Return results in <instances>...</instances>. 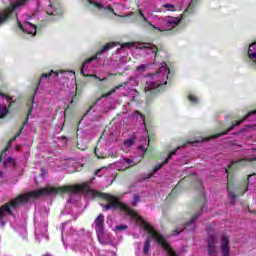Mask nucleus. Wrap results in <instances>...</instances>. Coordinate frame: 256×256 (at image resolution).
Masks as SVG:
<instances>
[{"label": "nucleus", "mask_w": 256, "mask_h": 256, "mask_svg": "<svg viewBox=\"0 0 256 256\" xmlns=\"http://www.w3.org/2000/svg\"><path fill=\"white\" fill-rule=\"evenodd\" d=\"M65 224L62 225V243L65 245Z\"/></svg>", "instance_id": "nucleus-42"}, {"label": "nucleus", "mask_w": 256, "mask_h": 256, "mask_svg": "<svg viewBox=\"0 0 256 256\" xmlns=\"http://www.w3.org/2000/svg\"><path fill=\"white\" fill-rule=\"evenodd\" d=\"M11 98L9 96H5L0 93V118L5 117L9 113V109H7V105H9Z\"/></svg>", "instance_id": "nucleus-18"}, {"label": "nucleus", "mask_w": 256, "mask_h": 256, "mask_svg": "<svg viewBox=\"0 0 256 256\" xmlns=\"http://www.w3.org/2000/svg\"><path fill=\"white\" fill-rule=\"evenodd\" d=\"M75 235H76V232L75 230H73V228L70 229V233H69V236H67V239L71 240L75 238Z\"/></svg>", "instance_id": "nucleus-38"}, {"label": "nucleus", "mask_w": 256, "mask_h": 256, "mask_svg": "<svg viewBox=\"0 0 256 256\" xmlns=\"http://www.w3.org/2000/svg\"><path fill=\"white\" fill-rule=\"evenodd\" d=\"M244 193H247V189L242 193V195H244Z\"/></svg>", "instance_id": "nucleus-50"}, {"label": "nucleus", "mask_w": 256, "mask_h": 256, "mask_svg": "<svg viewBox=\"0 0 256 256\" xmlns=\"http://www.w3.org/2000/svg\"><path fill=\"white\" fill-rule=\"evenodd\" d=\"M106 201H108L107 204H101L104 211H124L126 215H129V217H132L134 221L138 225H140L141 229L148 233L149 237L146 239L143 245V254L149 255V251H151V239H154L158 245H160L161 248L164 249V251L167 253L168 256H179L177 255V252L173 250L169 242H167V238L163 237V235L159 234L152 226L151 224L144 221L137 212L130 209L127 204L122 203L114 196H111L109 194L104 195Z\"/></svg>", "instance_id": "nucleus-1"}, {"label": "nucleus", "mask_w": 256, "mask_h": 256, "mask_svg": "<svg viewBox=\"0 0 256 256\" xmlns=\"http://www.w3.org/2000/svg\"><path fill=\"white\" fill-rule=\"evenodd\" d=\"M47 15H51L52 17H61L63 15V10L59 4H53L51 2L48 3L46 8Z\"/></svg>", "instance_id": "nucleus-20"}, {"label": "nucleus", "mask_w": 256, "mask_h": 256, "mask_svg": "<svg viewBox=\"0 0 256 256\" xmlns=\"http://www.w3.org/2000/svg\"><path fill=\"white\" fill-rule=\"evenodd\" d=\"M133 101H135V96H133Z\"/></svg>", "instance_id": "nucleus-55"}, {"label": "nucleus", "mask_w": 256, "mask_h": 256, "mask_svg": "<svg viewBox=\"0 0 256 256\" xmlns=\"http://www.w3.org/2000/svg\"><path fill=\"white\" fill-rule=\"evenodd\" d=\"M74 249H75V251H79V244H74Z\"/></svg>", "instance_id": "nucleus-46"}, {"label": "nucleus", "mask_w": 256, "mask_h": 256, "mask_svg": "<svg viewBox=\"0 0 256 256\" xmlns=\"http://www.w3.org/2000/svg\"><path fill=\"white\" fill-rule=\"evenodd\" d=\"M160 12L167 13V11H177V6L171 3H164L160 9Z\"/></svg>", "instance_id": "nucleus-25"}, {"label": "nucleus", "mask_w": 256, "mask_h": 256, "mask_svg": "<svg viewBox=\"0 0 256 256\" xmlns=\"http://www.w3.org/2000/svg\"><path fill=\"white\" fill-rule=\"evenodd\" d=\"M49 77H59V73L52 70L49 74L47 73L42 74L39 80V85H41V82L43 81V79H49Z\"/></svg>", "instance_id": "nucleus-27"}, {"label": "nucleus", "mask_w": 256, "mask_h": 256, "mask_svg": "<svg viewBox=\"0 0 256 256\" xmlns=\"http://www.w3.org/2000/svg\"><path fill=\"white\" fill-rule=\"evenodd\" d=\"M33 111H35V102H33L32 107L30 108V111L28 113V119L29 117H31V114L33 113Z\"/></svg>", "instance_id": "nucleus-44"}, {"label": "nucleus", "mask_w": 256, "mask_h": 256, "mask_svg": "<svg viewBox=\"0 0 256 256\" xmlns=\"http://www.w3.org/2000/svg\"><path fill=\"white\" fill-rule=\"evenodd\" d=\"M133 143H135V140L133 138H130L124 141L125 147H131Z\"/></svg>", "instance_id": "nucleus-35"}, {"label": "nucleus", "mask_w": 256, "mask_h": 256, "mask_svg": "<svg viewBox=\"0 0 256 256\" xmlns=\"http://www.w3.org/2000/svg\"><path fill=\"white\" fill-rule=\"evenodd\" d=\"M148 65L147 64H142L137 67L138 71H145L147 69Z\"/></svg>", "instance_id": "nucleus-43"}, {"label": "nucleus", "mask_w": 256, "mask_h": 256, "mask_svg": "<svg viewBox=\"0 0 256 256\" xmlns=\"http://www.w3.org/2000/svg\"><path fill=\"white\" fill-rule=\"evenodd\" d=\"M11 227H13L15 231H18L23 238L27 237V224H25V221H23L21 225L16 226L11 223Z\"/></svg>", "instance_id": "nucleus-23"}, {"label": "nucleus", "mask_w": 256, "mask_h": 256, "mask_svg": "<svg viewBox=\"0 0 256 256\" xmlns=\"http://www.w3.org/2000/svg\"><path fill=\"white\" fill-rule=\"evenodd\" d=\"M219 240L217 236L214 234H209L207 240V250L209 256H219V252L217 251V243Z\"/></svg>", "instance_id": "nucleus-14"}, {"label": "nucleus", "mask_w": 256, "mask_h": 256, "mask_svg": "<svg viewBox=\"0 0 256 256\" xmlns=\"http://www.w3.org/2000/svg\"><path fill=\"white\" fill-rule=\"evenodd\" d=\"M208 140H209V138H200L198 140L188 142V143L184 144L182 147H189V145H193V146L201 145V143H203V141H208Z\"/></svg>", "instance_id": "nucleus-28"}, {"label": "nucleus", "mask_w": 256, "mask_h": 256, "mask_svg": "<svg viewBox=\"0 0 256 256\" xmlns=\"http://www.w3.org/2000/svg\"><path fill=\"white\" fill-rule=\"evenodd\" d=\"M28 155H29V153H26V154H25V157H27Z\"/></svg>", "instance_id": "nucleus-53"}, {"label": "nucleus", "mask_w": 256, "mask_h": 256, "mask_svg": "<svg viewBox=\"0 0 256 256\" xmlns=\"http://www.w3.org/2000/svg\"><path fill=\"white\" fill-rule=\"evenodd\" d=\"M175 153H177V150L173 151L172 153L169 154V156L167 157V159L164 161V163L161 164H157L154 167L153 173H157V171H159V169H161V167H163L164 165H166V163H169V159H171V157H173V155H175Z\"/></svg>", "instance_id": "nucleus-26"}, {"label": "nucleus", "mask_w": 256, "mask_h": 256, "mask_svg": "<svg viewBox=\"0 0 256 256\" xmlns=\"http://www.w3.org/2000/svg\"><path fill=\"white\" fill-rule=\"evenodd\" d=\"M141 201V198L139 197V194L134 195L133 201H132V206L136 207L137 203Z\"/></svg>", "instance_id": "nucleus-33"}, {"label": "nucleus", "mask_w": 256, "mask_h": 256, "mask_svg": "<svg viewBox=\"0 0 256 256\" xmlns=\"http://www.w3.org/2000/svg\"><path fill=\"white\" fill-rule=\"evenodd\" d=\"M21 148H22L21 145H19V144L16 145V150H17V151H21Z\"/></svg>", "instance_id": "nucleus-47"}, {"label": "nucleus", "mask_w": 256, "mask_h": 256, "mask_svg": "<svg viewBox=\"0 0 256 256\" xmlns=\"http://www.w3.org/2000/svg\"><path fill=\"white\" fill-rule=\"evenodd\" d=\"M20 133H23V128L20 130Z\"/></svg>", "instance_id": "nucleus-52"}, {"label": "nucleus", "mask_w": 256, "mask_h": 256, "mask_svg": "<svg viewBox=\"0 0 256 256\" xmlns=\"http://www.w3.org/2000/svg\"><path fill=\"white\" fill-rule=\"evenodd\" d=\"M244 121H256V110L249 112L242 120L236 122L235 124H233L228 131H233V129H235V127H237V125H239L240 123L244 122ZM223 132L220 134H216L215 136H212V139H217V137H222V135H227V132Z\"/></svg>", "instance_id": "nucleus-15"}, {"label": "nucleus", "mask_w": 256, "mask_h": 256, "mask_svg": "<svg viewBox=\"0 0 256 256\" xmlns=\"http://www.w3.org/2000/svg\"><path fill=\"white\" fill-rule=\"evenodd\" d=\"M64 77H70L71 79V87L75 91H77V82H75V71H61Z\"/></svg>", "instance_id": "nucleus-24"}, {"label": "nucleus", "mask_w": 256, "mask_h": 256, "mask_svg": "<svg viewBox=\"0 0 256 256\" xmlns=\"http://www.w3.org/2000/svg\"><path fill=\"white\" fill-rule=\"evenodd\" d=\"M139 17L144 21V27H153V29L161 32L171 31V29H175L181 22V19H178L177 17L156 18L154 22H151L141 9H139Z\"/></svg>", "instance_id": "nucleus-6"}, {"label": "nucleus", "mask_w": 256, "mask_h": 256, "mask_svg": "<svg viewBox=\"0 0 256 256\" xmlns=\"http://www.w3.org/2000/svg\"><path fill=\"white\" fill-rule=\"evenodd\" d=\"M113 47H117L116 42H110L106 44L95 56L86 60L82 64V68L80 71L81 75H83L84 77H92L93 79H99V81L105 80V78L97 77V74L95 73H97V67L101 65V55L109 51V49H113Z\"/></svg>", "instance_id": "nucleus-5"}, {"label": "nucleus", "mask_w": 256, "mask_h": 256, "mask_svg": "<svg viewBox=\"0 0 256 256\" xmlns=\"http://www.w3.org/2000/svg\"><path fill=\"white\" fill-rule=\"evenodd\" d=\"M228 199H230V201H232V203H235V199H237V196L235 195L234 192H231L228 190Z\"/></svg>", "instance_id": "nucleus-34"}, {"label": "nucleus", "mask_w": 256, "mask_h": 256, "mask_svg": "<svg viewBox=\"0 0 256 256\" xmlns=\"http://www.w3.org/2000/svg\"><path fill=\"white\" fill-rule=\"evenodd\" d=\"M98 104L99 102H96L92 107L89 108V110L82 117L80 123L87 121V119H90L91 121H97L99 119V114H93L97 111Z\"/></svg>", "instance_id": "nucleus-19"}, {"label": "nucleus", "mask_w": 256, "mask_h": 256, "mask_svg": "<svg viewBox=\"0 0 256 256\" xmlns=\"http://www.w3.org/2000/svg\"><path fill=\"white\" fill-rule=\"evenodd\" d=\"M40 171H41L40 177H42V179H45V177H47V169L41 168Z\"/></svg>", "instance_id": "nucleus-39"}, {"label": "nucleus", "mask_w": 256, "mask_h": 256, "mask_svg": "<svg viewBox=\"0 0 256 256\" xmlns=\"http://www.w3.org/2000/svg\"><path fill=\"white\" fill-rule=\"evenodd\" d=\"M147 147H149V140L147 139V136L144 137V144H141L139 146L140 151H147Z\"/></svg>", "instance_id": "nucleus-30"}, {"label": "nucleus", "mask_w": 256, "mask_h": 256, "mask_svg": "<svg viewBox=\"0 0 256 256\" xmlns=\"http://www.w3.org/2000/svg\"><path fill=\"white\" fill-rule=\"evenodd\" d=\"M251 181H256V174H251L248 176V185Z\"/></svg>", "instance_id": "nucleus-40"}, {"label": "nucleus", "mask_w": 256, "mask_h": 256, "mask_svg": "<svg viewBox=\"0 0 256 256\" xmlns=\"http://www.w3.org/2000/svg\"><path fill=\"white\" fill-rule=\"evenodd\" d=\"M201 213L196 214L184 227L183 229H176L172 232V235H179L182 231H195V223L199 219Z\"/></svg>", "instance_id": "nucleus-16"}, {"label": "nucleus", "mask_w": 256, "mask_h": 256, "mask_svg": "<svg viewBox=\"0 0 256 256\" xmlns=\"http://www.w3.org/2000/svg\"><path fill=\"white\" fill-rule=\"evenodd\" d=\"M77 147L80 149V151H85L87 149V144L85 143V140H81L80 142H77Z\"/></svg>", "instance_id": "nucleus-32"}, {"label": "nucleus", "mask_w": 256, "mask_h": 256, "mask_svg": "<svg viewBox=\"0 0 256 256\" xmlns=\"http://www.w3.org/2000/svg\"><path fill=\"white\" fill-rule=\"evenodd\" d=\"M19 135H21V134H18L17 136H15L14 139H12V140L10 141V145L13 143V141H17V139H19Z\"/></svg>", "instance_id": "nucleus-45"}, {"label": "nucleus", "mask_w": 256, "mask_h": 256, "mask_svg": "<svg viewBox=\"0 0 256 256\" xmlns=\"http://www.w3.org/2000/svg\"><path fill=\"white\" fill-rule=\"evenodd\" d=\"M188 99H189L190 103H192V105H197V103H199V98H197V96H195V94H190L188 96Z\"/></svg>", "instance_id": "nucleus-31"}, {"label": "nucleus", "mask_w": 256, "mask_h": 256, "mask_svg": "<svg viewBox=\"0 0 256 256\" xmlns=\"http://www.w3.org/2000/svg\"><path fill=\"white\" fill-rule=\"evenodd\" d=\"M52 21H55V18H52Z\"/></svg>", "instance_id": "nucleus-56"}, {"label": "nucleus", "mask_w": 256, "mask_h": 256, "mask_svg": "<svg viewBox=\"0 0 256 256\" xmlns=\"http://www.w3.org/2000/svg\"><path fill=\"white\" fill-rule=\"evenodd\" d=\"M198 3L199 0H191L188 4V7L184 10L183 17H189V15H193L197 9Z\"/></svg>", "instance_id": "nucleus-22"}, {"label": "nucleus", "mask_w": 256, "mask_h": 256, "mask_svg": "<svg viewBox=\"0 0 256 256\" xmlns=\"http://www.w3.org/2000/svg\"><path fill=\"white\" fill-rule=\"evenodd\" d=\"M224 172L226 173V177L228 178L229 175L227 174L228 173L227 168H224Z\"/></svg>", "instance_id": "nucleus-48"}, {"label": "nucleus", "mask_w": 256, "mask_h": 256, "mask_svg": "<svg viewBox=\"0 0 256 256\" xmlns=\"http://www.w3.org/2000/svg\"><path fill=\"white\" fill-rule=\"evenodd\" d=\"M134 165L135 163H133V160L122 158L120 161L110 164L109 167H102L97 170L96 176L101 177V175H105L107 183L112 185L115 181V172H113V169H116L117 171H125V169L133 167Z\"/></svg>", "instance_id": "nucleus-7"}, {"label": "nucleus", "mask_w": 256, "mask_h": 256, "mask_svg": "<svg viewBox=\"0 0 256 256\" xmlns=\"http://www.w3.org/2000/svg\"><path fill=\"white\" fill-rule=\"evenodd\" d=\"M63 193H68V195H70L68 203H73V197L75 195H80V185L60 186L57 188L47 186L46 188H40L18 196L16 199L2 205L0 210H17L20 205H25V203H29V201H33V199H41V197H55L56 195H61Z\"/></svg>", "instance_id": "nucleus-2"}, {"label": "nucleus", "mask_w": 256, "mask_h": 256, "mask_svg": "<svg viewBox=\"0 0 256 256\" xmlns=\"http://www.w3.org/2000/svg\"><path fill=\"white\" fill-rule=\"evenodd\" d=\"M94 153H95L96 157H98V159H105V156H103V154L99 153V147L98 146L95 147Z\"/></svg>", "instance_id": "nucleus-36"}, {"label": "nucleus", "mask_w": 256, "mask_h": 256, "mask_svg": "<svg viewBox=\"0 0 256 256\" xmlns=\"http://www.w3.org/2000/svg\"><path fill=\"white\" fill-rule=\"evenodd\" d=\"M10 145H8L6 149L0 154V167L1 165H3L4 169H8V167H13V169H15V167H17V162L15 161V159L9 156L7 157V151H9ZM2 177L3 172L0 171V179Z\"/></svg>", "instance_id": "nucleus-13"}, {"label": "nucleus", "mask_w": 256, "mask_h": 256, "mask_svg": "<svg viewBox=\"0 0 256 256\" xmlns=\"http://www.w3.org/2000/svg\"><path fill=\"white\" fill-rule=\"evenodd\" d=\"M37 5H38L37 11H39V9L43 8V5H45V2H43L42 0H37Z\"/></svg>", "instance_id": "nucleus-41"}, {"label": "nucleus", "mask_w": 256, "mask_h": 256, "mask_svg": "<svg viewBox=\"0 0 256 256\" xmlns=\"http://www.w3.org/2000/svg\"><path fill=\"white\" fill-rule=\"evenodd\" d=\"M93 181H95V178H92V179H91V183H93Z\"/></svg>", "instance_id": "nucleus-49"}, {"label": "nucleus", "mask_w": 256, "mask_h": 256, "mask_svg": "<svg viewBox=\"0 0 256 256\" xmlns=\"http://www.w3.org/2000/svg\"><path fill=\"white\" fill-rule=\"evenodd\" d=\"M27 125V120L24 122V126Z\"/></svg>", "instance_id": "nucleus-51"}, {"label": "nucleus", "mask_w": 256, "mask_h": 256, "mask_svg": "<svg viewBox=\"0 0 256 256\" xmlns=\"http://www.w3.org/2000/svg\"><path fill=\"white\" fill-rule=\"evenodd\" d=\"M150 177H153V174H150V175H149V178H150Z\"/></svg>", "instance_id": "nucleus-54"}, {"label": "nucleus", "mask_w": 256, "mask_h": 256, "mask_svg": "<svg viewBox=\"0 0 256 256\" xmlns=\"http://www.w3.org/2000/svg\"><path fill=\"white\" fill-rule=\"evenodd\" d=\"M88 3V9L96 15H100L102 17H107V15L111 14L115 15L113 8L104 0H88Z\"/></svg>", "instance_id": "nucleus-9"}, {"label": "nucleus", "mask_w": 256, "mask_h": 256, "mask_svg": "<svg viewBox=\"0 0 256 256\" xmlns=\"http://www.w3.org/2000/svg\"><path fill=\"white\" fill-rule=\"evenodd\" d=\"M39 217H41V214H35L34 216L36 241H41V239L49 241V236L47 235V218L43 217L39 221Z\"/></svg>", "instance_id": "nucleus-10"}, {"label": "nucleus", "mask_w": 256, "mask_h": 256, "mask_svg": "<svg viewBox=\"0 0 256 256\" xmlns=\"http://www.w3.org/2000/svg\"><path fill=\"white\" fill-rule=\"evenodd\" d=\"M133 118L136 119V121H139L140 123H142V125L145 124L144 116L143 114L139 113V111L134 112Z\"/></svg>", "instance_id": "nucleus-29"}, {"label": "nucleus", "mask_w": 256, "mask_h": 256, "mask_svg": "<svg viewBox=\"0 0 256 256\" xmlns=\"http://www.w3.org/2000/svg\"><path fill=\"white\" fill-rule=\"evenodd\" d=\"M251 161H256V147L250 148L244 152L242 158L233 160L228 168L231 169L233 165H245V163H249Z\"/></svg>", "instance_id": "nucleus-12"}, {"label": "nucleus", "mask_w": 256, "mask_h": 256, "mask_svg": "<svg viewBox=\"0 0 256 256\" xmlns=\"http://www.w3.org/2000/svg\"><path fill=\"white\" fill-rule=\"evenodd\" d=\"M220 252L222 256H231V246L229 245V237L223 234L220 241Z\"/></svg>", "instance_id": "nucleus-17"}, {"label": "nucleus", "mask_w": 256, "mask_h": 256, "mask_svg": "<svg viewBox=\"0 0 256 256\" xmlns=\"http://www.w3.org/2000/svg\"><path fill=\"white\" fill-rule=\"evenodd\" d=\"M138 84L139 83L137 82L136 78H130L128 81L124 82L123 84L116 86L107 94H104L103 97H109V95H113V93H115L116 91L120 93V95H123L124 97H127V95H139V92L133 89V87H137Z\"/></svg>", "instance_id": "nucleus-8"}, {"label": "nucleus", "mask_w": 256, "mask_h": 256, "mask_svg": "<svg viewBox=\"0 0 256 256\" xmlns=\"http://www.w3.org/2000/svg\"><path fill=\"white\" fill-rule=\"evenodd\" d=\"M115 230H116V231H125V230H127V225H125V224L117 225V226L115 227Z\"/></svg>", "instance_id": "nucleus-37"}, {"label": "nucleus", "mask_w": 256, "mask_h": 256, "mask_svg": "<svg viewBox=\"0 0 256 256\" xmlns=\"http://www.w3.org/2000/svg\"><path fill=\"white\" fill-rule=\"evenodd\" d=\"M127 49H135L136 53L142 55L143 57H148L149 59H155L157 57V46L151 43H124L116 50L117 55H122L120 57V62L125 63V53Z\"/></svg>", "instance_id": "nucleus-4"}, {"label": "nucleus", "mask_w": 256, "mask_h": 256, "mask_svg": "<svg viewBox=\"0 0 256 256\" xmlns=\"http://www.w3.org/2000/svg\"><path fill=\"white\" fill-rule=\"evenodd\" d=\"M247 55L250 65L256 67V42L249 45Z\"/></svg>", "instance_id": "nucleus-21"}, {"label": "nucleus", "mask_w": 256, "mask_h": 256, "mask_svg": "<svg viewBox=\"0 0 256 256\" xmlns=\"http://www.w3.org/2000/svg\"><path fill=\"white\" fill-rule=\"evenodd\" d=\"M169 73H171V70L167 66V63L162 62L155 73L148 74L145 86L147 101H151L153 95H157L159 91L165 89V85L169 81Z\"/></svg>", "instance_id": "nucleus-3"}, {"label": "nucleus", "mask_w": 256, "mask_h": 256, "mask_svg": "<svg viewBox=\"0 0 256 256\" xmlns=\"http://www.w3.org/2000/svg\"><path fill=\"white\" fill-rule=\"evenodd\" d=\"M93 225L99 243H101V245H107L109 241L107 240V236L105 235V216L103 214L98 215Z\"/></svg>", "instance_id": "nucleus-11"}]
</instances>
